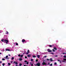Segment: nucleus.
Listing matches in <instances>:
<instances>
[{
  "instance_id": "1",
  "label": "nucleus",
  "mask_w": 66,
  "mask_h": 66,
  "mask_svg": "<svg viewBox=\"0 0 66 66\" xmlns=\"http://www.w3.org/2000/svg\"><path fill=\"white\" fill-rule=\"evenodd\" d=\"M2 42H4L5 43V42H6V44H8V43H9V41L7 40H6V39H2L1 40Z\"/></svg>"
},
{
  "instance_id": "2",
  "label": "nucleus",
  "mask_w": 66,
  "mask_h": 66,
  "mask_svg": "<svg viewBox=\"0 0 66 66\" xmlns=\"http://www.w3.org/2000/svg\"><path fill=\"white\" fill-rule=\"evenodd\" d=\"M43 65H47V63H45L44 61H43L42 63Z\"/></svg>"
},
{
  "instance_id": "3",
  "label": "nucleus",
  "mask_w": 66,
  "mask_h": 66,
  "mask_svg": "<svg viewBox=\"0 0 66 66\" xmlns=\"http://www.w3.org/2000/svg\"><path fill=\"white\" fill-rule=\"evenodd\" d=\"M47 51L48 52H51L52 51L51 50H50V49H48L47 50Z\"/></svg>"
},
{
  "instance_id": "4",
  "label": "nucleus",
  "mask_w": 66,
  "mask_h": 66,
  "mask_svg": "<svg viewBox=\"0 0 66 66\" xmlns=\"http://www.w3.org/2000/svg\"><path fill=\"white\" fill-rule=\"evenodd\" d=\"M36 65L37 66H40V64L39 63H38L36 64Z\"/></svg>"
},
{
  "instance_id": "5",
  "label": "nucleus",
  "mask_w": 66,
  "mask_h": 66,
  "mask_svg": "<svg viewBox=\"0 0 66 66\" xmlns=\"http://www.w3.org/2000/svg\"><path fill=\"white\" fill-rule=\"evenodd\" d=\"M22 43H24V42H26V40H24V39H23L22 40Z\"/></svg>"
},
{
  "instance_id": "6",
  "label": "nucleus",
  "mask_w": 66,
  "mask_h": 66,
  "mask_svg": "<svg viewBox=\"0 0 66 66\" xmlns=\"http://www.w3.org/2000/svg\"><path fill=\"white\" fill-rule=\"evenodd\" d=\"M13 63H15V64H16V65H17V64H18V63L15 61H14L13 62Z\"/></svg>"
},
{
  "instance_id": "7",
  "label": "nucleus",
  "mask_w": 66,
  "mask_h": 66,
  "mask_svg": "<svg viewBox=\"0 0 66 66\" xmlns=\"http://www.w3.org/2000/svg\"><path fill=\"white\" fill-rule=\"evenodd\" d=\"M5 51H10V49H6Z\"/></svg>"
},
{
  "instance_id": "8",
  "label": "nucleus",
  "mask_w": 66,
  "mask_h": 66,
  "mask_svg": "<svg viewBox=\"0 0 66 66\" xmlns=\"http://www.w3.org/2000/svg\"><path fill=\"white\" fill-rule=\"evenodd\" d=\"M31 54H30V55H28L27 56H28V57H30L31 56Z\"/></svg>"
},
{
  "instance_id": "9",
  "label": "nucleus",
  "mask_w": 66,
  "mask_h": 66,
  "mask_svg": "<svg viewBox=\"0 0 66 66\" xmlns=\"http://www.w3.org/2000/svg\"><path fill=\"white\" fill-rule=\"evenodd\" d=\"M50 60L51 62H52V61H53V60H52V58H51L50 59Z\"/></svg>"
},
{
  "instance_id": "10",
  "label": "nucleus",
  "mask_w": 66,
  "mask_h": 66,
  "mask_svg": "<svg viewBox=\"0 0 66 66\" xmlns=\"http://www.w3.org/2000/svg\"><path fill=\"white\" fill-rule=\"evenodd\" d=\"M54 49H55V50H57V48L56 47H54L53 48Z\"/></svg>"
},
{
  "instance_id": "11",
  "label": "nucleus",
  "mask_w": 66,
  "mask_h": 66,
  "mask_svg": "<svg viewBox=\"0 0 66 66\" xmlns=\"http://www.w3.org/2000/svg\"><path fill=\"white\" fill-rule=\"evenodd\" d=\"M37 57L38 58H39L40 57V56L39 55H37Z\"/></svg>"
},
{
  "instance_id": "12",
  "label": "nucleus",
  "mask_w": 66,
  "mask_h": 66,
  "mask_svg": "<svg viewBox=\"0 0 66 66\" xmlns=\"http://www.w3.org/2000/svg\"><path fill=\"white\" fill-rule=\"evenodd\" d=\"M6 34H9V33H8V32H7V31H6Z\"/></svg>"
},
{
  "instance_id": "13",
  "label": "nucleus",
  "mask_w": 66,
  "mask_h": 66,
  "mask_svg": "<svg viewBox=\"0 0 66 66\" xmlns=\"http://www.w3.org/2000/svg\"><path fill=\"white\" fill-rule=\"evenodd\" d=\"M19 61H21L22 60V58H20V59H19Z\"/></svg>"
},
{
  "instance_id": "14",
  "label": "nucleus",
  "mask_w": 66,
  "mask_h": 66,
  "mask_svg": "<svg viewBox=\"0 0 66 66\" xmlns=\"http://www.w3.org/2000/svg\"><path fill=\"white\" fill-rule=\"evenodd\" d=\"M33 57H34L35 58L36 57V56L35 55H33L32 56Z\"/></svg>"
},
{
  "instance_id": "15",
  "label": "nucleus",
  "mask_w": 66,
  "mask_h": 66,
  "mask_svg": "<svg viewBox=\"0 0 66 66\" xmlns=\"http://www.w3.org/2000/svg\"><path fill=\"white\" fill-rule=\"evenodd\" d=\"M23 56V55L22 54V55H21V56L20 57H22Z\"/></svg>"
},
{
  "instance_id": "16",
  "label": "nucleus",
  "mask_w": 66,
  "mask_h": 66,
  "mask_svg": "<svg viewBox=\"0 0 66 66\" xmlns=\"http://www.w3.org/2000/svg\"><path fill=\"white\" fill-rule=\"evenodd\" d=\"M14 57H12L11 59L13 60H14Z\"/></svg>"
},
{
  "instance_id": "17",
  "label": "nucleus",
  "mask_w": 66,
  "mask_h": 66,
  "mask_svg": "<svg viewBox=\"0 0 66 66\" xmlns=\"http://www.w3.org/2000/svg\"><path fill=\"white\" fill-rule=\"evenodd\" d=\"M53 51V52H55V50H54V49H53L52 50Z\"/></svg>"
},
{
  "instance_id": "18",
  "label": "nucleus",
  "mask_w": 66,
  "mask_h": 66,
  "mask_svg": "<svg viewBox=\"0 0 66 66\" xmlns=\"http://www.w3.org/2000/svg\"><path fill=\"white\" fill-rule=\"evenodd\" d=\"M49 46L50 47H52V46L50 45Z\"/></svg>"
},
{
  "instance_id": "19",
  "label": "nucleus",
  "mask_w": 66,
  "mask_h": 66,
  "mask_svg": "<svg viewBox=\"0 0 66 66\" xmlns=\"http://www.w3.org/2000/svg\"><path fill=\"white\" fill-rule=\"evenodd\" d=\"M29 53L28 52H27L26 53V54H28Z\"/></svg>"
},
{
  "instance_id": "20",
  "label": "nucleus",
  "mask_w": 66,
  "mask_h": 66,
  "mask_svg": "<svg viewBox=\"0 0 66 66\" xmlns=\"http://www.w3.org/2000/svg\"><path fill=\"white\" fill-rule=\"evenodd\" d=\"M47 56H44V58H46V57H47Z\"/></svg>"
},
{
  "instance_id": "21",
  "label": "nucleus",
  "mask_w": 66,
  "mask_h": 66,
  "mask_svg": "<svg viewBox=\"0 0 66 66\" xmlns=\"http://www.w3.org/2000/svg\"><path fill=\"white\" fill-rule=\"evenodd\" d=\"M63 57L64 58H66V55H64L63 56Z\"/></svg>"
},
{
  "instance_id": "22",
  "label": "nucleus",
  "mask_w": 66,
  "mask_h": 66,
  "mask_svg": "<svg viewBox=\"0 0 66 66\" xmlns=\"http://www.w3.org/2000/svg\"><path fill=\"white\" fill-rule=\"evenodd\" d=\"M7 57H8V56H7V55L6 56V59H7Z\"/></svg>"
},
{
  "instance_id": "23",
  "label": "nucleus",
  "mask_w": 66,
  "mask_h": 66,
  "mask_svg": "<svg viewBox=\"0 0 66 66\" xmlns=\"http://www.w3.org/2000/svg\"><path fill=\"white\" fill-rule=\"evenodd\" d=\"M2 60H3V61H4V60H5V59L3 58L2 59Z\"/></svg>"
},
{
  "instance_id": "24",
  "label": "nucleus",
  "mask_w": 66,
  "mask_h": 66,
  "mask_svg": "<svg viewBox=\"0 0 66 66\" xmlns=\"http://www.w3.org/2000/svg\"><path fill=\"white\" fill-rule=\"evenodd\" d=\"M8 65H11V63H8Z\"/></svg>"
},
{
  "instance_id": "25",
  "label": "nucleus",
  "mask_w": 66,
  "mask_h": 66,
  "mask_svg": "<svg viewBox=\"0 0 66 66\" xmlns=\"http://www.w3.org/2000/svg\"><path fill=\"white\" fill-rule=\"evenodd\" d=\"M16 46H18V43H16Z\"/></svg>"
},
{
  "instance_id": "26",
  "label": "nucleus",
  "mask_w": 66,
  "mask_h": 66,
  "mask_svg": "<svg viewBox=\"0 0 66 66\" xmlns=\"http://www.w3.org/2000/svg\"><path fill=\"white\" fill-rule=\"evenodd\" d=\"M27 52H28V53H30V51H29V50H28Z\"/></svg>"
},
{
  "instance_id": "27",
  "label": "nucleus",
  "mask_w": 66,
  "mask_h": 66,
  "mask_svg": "<svg viewBox=\"0 0 66 66\" xmlns=\"http://www.w3.org/2000/svg\"><path fill=\"white\" fill-rule=\"evenodd\" d=\"M26 64L27 65H28V64H29V62H27Z\"/></svg>"
},
{
  "instance_id": "28",
  "label": "nucleus",
  "mask_w": 66,
  "mask_h": 66,
  "mask_svg": "<svg viewBox=\"0 0 66 66\" xmlns=\"http://www.w3.org/2000/svg\"><path fill=\"white\" fill-rule=\"evenodd\" d=\"M19 65H20V66H21V65H22V64H21V63Z\"/></svg>"
},
{
  "instance_id": "29",
  "label": "nucleus",
  "mask_w": 66,
  "mask_h": 66,
  "mask_svg": "<svg viewBox=\"0 0 66 66\" xmlns=\"http://www.w3.org/2000/svg\"><path fill=\"white\" fill-rule=\"evenodd\" d=\"M38 61V60L36 59V61L37 62Z\"/></svg>"
},
{
  "instance_id": "30",
  "label": "nucleus",
  "mask_w": 66,
  "mask_h": 66,
  "mask_svg": "<svg viewBox=\"0 0 66 66\" xmlns=\"http://www.w3.org/2000/svg\"><path fill=\"white\" fill-rule=\"evenodd\" d=\"M51 54H53H53H54V53H51Z\"/></svg>"
},
{
  "instance_id": "31",
  "label": "nucleus",
  "mask_w": 66,
  "mask_h": 66,
  "mask_svg": "<svg viewBox=\"0 0 66 66\" xmlns=\"http://www.w3.org/2000/svg\"><path fill=\"white\" fill-rule=\"evenodd\" d=\"M24 62H25V63H27V61L25 60L24 61Z\"/></svg>"
},
{
  "instance_id": "32",
  "label": "nucleus",
  "mask_w": 66,
  "mask_h": 66,
  "mask_svg": "<svg viewBox=\"0 0 66 66\" xmlns=\"http://www.w3.org/2000/svg\"><path fill=\"white\" fill-rule=\"evenodd\" d=\"M31 61H33V59H31Z\"/></svg>"
},
{
  "instance_id": "33",
  "label": "nucleus",
  "mask_w": 66,
  "mask_h": 66,
  "mask_svg": "<svg viewBox=\"0 0 66 66\" xmlns=\"http://www.w3.org/2000/svg\"><path fill=\"white\" fill-rule=\"evenodd\" d=\"M18 56H21V55L20 54H19V55H18Z\"/></svg>"
},
{
  "instance_id": "34",
  "label": "nucleus",
  "mask_w": 66,
  "mask_h": 66,
  "mask_svg": "<svg viewBox=\"0 0 66 66\" xmlns=\"http://www.w3.org/2000/svg\"><path fill=\"white\" fill-rule=\"evenodd\" d=\"M55 57H57V56H57V55H56L55 56Z\"/></svg>"
},
{
  "instance_id": "35",
  "label": "nucleus",
  "mask_w": 66,
  "mask_h": 66,
  "mask_svg": "<svg viewBox=\"0 0 66 66\" xmlns=\"http://www.w3.org/2000/svg\"><path fill=\"white\" fill-rule=\"evenodd\" d=\"M57 63L56 62H55L54 65H56Z\"/></svg>"
},
{
  "instance_id": "36",
  "label": "nucleus",
  "mask_w": 66,
  "mask_h": 66,
  "mask_svg": "<svg viewBox=\"0 0 66 66\" xmlns=\"http://www.w3.org/2000/svg\"><path fill=\"white\" fill-rule=\"evenodd\" d=\"M4 65H5V63H3V66H4Z\"/></svg>"
},
{
  "instance_id": "37",
  "label": "nucleus",
  "mask_w": 66,
  "mask_h": 66,
  "mask_svg": "<svg viewBox=\"0 0 66 66\" xmlns=\"http://www.w3.org/2000/svg\"><path fill=\"white\" fill-rule=\"evenodd\" d=\"M63 60H64V61H66V59H64Z\"/></svg>"
},
{
  "instance_id": "38",
  "label": "nucleus",
  "mask_w": 66,
  "mask_h": 66,
  "mask_svg": "<svg viewBox=\"0 0 66 66\" xmlns=\"http://www.w3.org/2000/svg\"><path fill=\"white\" fill-rule=\"evenodd\" d=\"M61 62V61H59V62L60 63H61V64H62V62Z\"/></svg>"
},
{
  "instance_id": "39",
  "label": "nucleus",
  "mask_w": 66,
  "mask_h": 66,
  "mask_svg": "<svg viewBox=\"0 0 66 66\" xmlns=\"http://www.w3.org/2000/svg\"><path fill=\"white\" fill-rule=\"evenodd\" d=\"M50 66H52V63H51V64H50Z\"/></svg>"
},
{
  "instance_id": "40",
  "label": "nucleus",
  "mask_w": 66,
  "mask_h": 66,
  "mask_svg": "<svg viewBox=\"0 0 66 66\" xmlns=\"http://www.w3.org/2000/svg\"><path fill=\"white\" fill-rule=\"evenodd\" d=\"M25 59H27V56H25Z\"/></svg>"
},
{
  "instance_id": "41",
  "label": "nucleus",
  "mask_w": 66,
  "mask_h": 66,
  "mask_svg": "<svg viewBox=\"0 0 66 66\" xmlns=\"http://www.w3.org/2000/svg\"><path fill=\"white\" fill-rule=\"evenodd\" d=\"M63 54H66V53H63Z\"/></svg>"
},
{
  "instance_id": "42",
  "label": "nucleus",
  "mask_w": 66,
  "mask_h": 66,
  "mask_svg": "<svg viewBox=\"0 0 66 66\" xmlns=\"http://www.w3.org/2000/svg\"><path fill=\"white\" fill-rule=\"evenodd\" d=\"M46 60H47V61H49V59H47Z\"/></svg>"
},
{
  "instance_id": "43",
  "label": "nucleus",
  "mask_w": 66,
  "mask_h": 66,
  "mask_svg": "<svg viewBox=\"0 0 66 66\" xmlns=\"http://www.w3.org/2000/svg\"><path fill=\"white\" fill-rule=\"evenodd\" d=\"M60 61V60H57V61Z\"/></svg>"
},
{
  "instance_id": "44",
  "label": "nucleus",
  "mask_w": 66,
  "mask_h": 66,
  "mask_svg": "<svg viewBox=\"0 0 66 66\" xmlns=\"http://www.w3.org/2000/svg\"><path fill=\"white\" fill-rule=\"evenodd\" d=\"M9 56H11V55L10 54H9L8 55Z\"/></svg>"
},
{
  "instance_id": "45",
  "label": "nucleus",
  "mask_w": 66,
  "mask_h": 66,
  "mask_svg": "<svg viewBox=\"0 0 66 66\" xmlns=\"http://www.w3.org/2000/svg\"><path fill=\"white\" fill-rule=\"evenodd\" d=\"M31 64H32V63L31 62H30V65H31Z\"/></svg>"
},
{
  "instance_id": "46",
  "label": "nucleus",
  "mask_w": 66,
  "mask_h": 66,
  "mask_svg": "<svg viewBox=\"0 0 66 66\" xmlns=\"http://www.w3.org/2000/svg\"><path fill=\"white\" fill-rule=\"evenodd\" d=\"M48 65H50V63L48 62Z\"/></svg>"
},
{
  "instance_id": "47",
  "label": "nucleus",
  "mask_w": 66,
  "mask_h": 66,
  "mask_svg": "<svg viewBox=\"0 0 66 66\" xmlns=\"http://www.w3.org/2000/svg\"><path fill=\"white\" fill-rule=\"evenodd\" d=\"M31 66H33V64H31Z\"/></svg>"
},
{
  "instance_id": "48",
  "label": "nucleus",
  "mask_w": 66,
  "mask_h": 66,
  "mask_svg": "<svg viewBox=\"0 0 66 66\" xmlns=\"http://www.w3.org/2000/svg\"><path fill=\"white\" fill-rule=\"evenodd\" d=\"M2 63V61H0V63Z\"/></svg>"
},
{
  "instance_id": "49",
  "label": "nucleus",
  "mask_w": 66,
  "mask_h": 66,
  "mask_svg": "<svg viewBox=\"0 0 66 66\" xmlns=\"http://www.w3.org/2000/svg\"><path fill=\"white\" fill-rule=\"evenodd\" d=\"M2 54V53H0V54Z\"/></svg>"
},
{
  "instance_id": "50",
  "label": "nucleus",
  "mask_w": 66,
  "mask_h": 66,
  "mask_svg": "<svg viewBox=\"0 0 66 66\" xmlns=\"http://www.w3.org/2000/svg\"><path fill=\"white\" fill-rule=\"evenodd\" d=\"M62 62H65V61H62Z\"/></svg>"
},
{
  "instance_id": "51",
  "label": "nucleus",
  "mask_w": 66,
  "mask_h": 66,
  "mask_svg": "<svg viewBox=\"0 0 66 66\" xmlns=\"http://www.w3.org/2000/svg\"><path fill=\"white\" fill-rule=\"evenodd\" d=\"M23 66H26V65H23Z\"/></svg>"
},
{
  "instance_id": "52",
  "label": "nucleus",
  "mask_w": 66,
  "mask_h": 66,
  "mask_svg": "<svg viewBox=\"0 0 66 66\" xmlns=\"http://www.w3.org/2000/svg\"><path fill=\"white\" fill-rule=\"evenodd\" d=\"M15 66H18V65H16Z\"/></svg>"
},
{
  "instance_id": "53",
  "label": "nucleus",
  "mask_w": 66,
  "mask_h": 66,
  "mask_svg": "<svg viewBox=\"0 0 66 66\" xmlns=\"http://www.w3.org/2000/svg\"><path fill=\"white\" fill-rule=\"evenodd\" d=\"M23 54H24V53H23Z\"/></svg>"
},
{
  "instance_id": "54",
  "label": "nucleus",
  "mask_w": 66,
  "mask_h": 66,
  "mask_svg": "<svg viewBox=\"0 0 66 66\" xmlns=\"http://www.w3.org/2000/svg\"><path fill=\"white\" fill-rule=\"evenodd\" d=\"M9 59V58H7V59Z\"/></svg>"
},
{
  "instance_id": "55",
  "label": "nucleus",
  "mask_w": 66,
  "mask_h": 66,
  "mask_svg": "<svg viewBox=\"0 0 66 66\" xmlns=\"http://www.w3.org/2000/svg\"><path fill=\"white\" fill-rule=\"evenodd\" d=\"M26 66H28V65H27Z\"/></svg>"
},
{
  "instance_id": "56",
  "label": "nucleus",
  "mask_w": 66,
  "mask_h": 66,
  "mask_svg": "<svg viewBox=\"0 0 66 66\" xmlns=\"http://www.w3.org/2000/svg\"><path fill=\"white\" fill-rule=\"evenodd\" d=\"M4 51H5L4 50Z\"/></svg>"
},
{
  "instance_id": "57",
  "label": "nucleus",
  "mask_w": 66,
  "mask_h": 66,
  "mask_svg": "<svg viewBox=\"0 0 66 66\" xmlns=\"http://www.w3.org/2000/svg\"><path fill=\"white\" fill-rule=\"evenodd\" d=\"M3 66H4V65H3Z\"/></svg>"
}]
</instances>
